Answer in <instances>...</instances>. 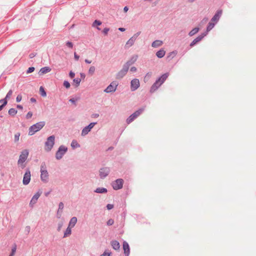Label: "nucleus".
Returning a JSON list of instances; mask_svg holds the SVG:
<instances>
[{
	"mask_svg": "<svg viewBox=\"0 0 256 256\" xmlns=\"http://www.w3.org/2000/svg\"><path fill=\"white\" fill-rule=\"evenodd\" d=\"M130 70L132 72H136L137 70V68L135 67V66H132L130 69Z\"/></svg>",
	"mask_w": 256,
	"mask_h": 256,
	"instance_id": "680f3d73",
	"label": "nucleus"
},
{
	"mask_svg": "<svg viewBox=\"0 0 256 256\" xmlns=\"http://www.w3.org/2000/svg\"><path fill=\"white\" fill-rule=\"evenodd\" d=\"M141 32H137L132 37L135 40H136V39L140 35Z\"/></svg>",
	"mask_w": 256,
	"mask_h": 256,
	"instance_id": "4d7b16f0",
	"label": "nucleus"
},
{
	"mask_svg": "<svg viewBox=\"0 0 256 256\" xmlns=\"http://www.w3.org/2000/svg\"><path fill=\"white\" fill-rule=\"evenodd\" d=\"M169 76V73L166 72L162 75L160 77H159L156 80L158 81L160 83V85H162L167 79Z\"/></svg>",
	"mask_w": 256,
	"mask_h": 256,
	"instance_id": "f3484780",
	"label": "nucleus"
},
{
	"mask_svg": "<svg viewBox=\"0 0 256 256\" xmlns=\"http://www.w3.org/2000/svg\"><path fill=\"white\" fill-rule=\"evenodd\" d=\"M199 30H200V28L198 27H196V28H193L192 30H190L189 32L188 35L190 36H192L194 35L195 34H196V33H198Z\"/></svg>",
	"mask_w": 256,
	"mask_h": 256,
	"instance_id": "7c9ffc66",
	"label": "nucleus"
},
{
	"mask_svg": "<svg viewBox=\"0 0 256 256\" xmlns=\"http://www.w3.org/2000/svg\"><path fill=\"white\" fill-rule=\"evenodd\" d=\"M12 90H10L7 93V94H6V97H5V98H6V99L9 98H10V96H12Z\"/></svg>",
	"mask_w": 256,
	"mask_h": 256,
	"instance_id": "49530a36",
	"label": "nucleus"
},
{
	"mask_svg": "<svg viewBox=\"0 0 256 256\" xmlns=\"http://www.w3.org/2000/svg\"><path fill=\"white\" fill-rule=\"evenodd\" d=\"M40 95L42 97H46V90H44V88L43 86H41L40 88Z\"/></svg>",
	"mask_w": 256,
	"mask_h": 256,
	"instance_id": "f704fd0d",
	"label": "nucleus"
},
{
	"mask_svg": "<svg viewBox=\"0 0 256 256\" xmlns=\"http://www.w3.org/2000/svg\"><path fill=\"white\" fill-rule=\"evenodd\" d=\"M55 136L54 135H52L48 137L45 142V150L46 152H50L54 144Z\"/></svg>",
	"mask_w": 256,
	"mask_h": 256,
	"instance_id": "f03ea898",
	"label": "nucleus"
},
{
	"mask_svg": "<svg viewBox=\"0 0 256 256\" xmlns=\"http://www.w3.org/2000/svg\"><path fill=\"white\" fill-rule=\"evenodd\" d=\"M63 226V222H60L58 224V228H57V230L60 232Z\"/></svg>",
	"mask_w": 256,
	"mask_h": 256,
	"instance_id": "603ef678",
	"label": "nucleus"
},
{
	"mask_svg": "<svg viewBox=\"0 0 256 256\" xmlns=\"http://www.w3.org/2000/svg\"><path fill=\"white\" fill-rule=\"evenodd\" d=\"M77 222V218L75 216L72 217L69 222L68 226L71 228H73L76 225V223Z\"/></svg>",
	"mask_w": 256,
	"mask_h": 256,
	"instance_id": "a878e982",
	"label": "nucleus"
},
{
	"mask_svg": "<svg viewBox=\"0 0 256 256\" xmlns=\"http://www.w3.org/2000/svg\"><path fill=\"white\" fill-rule=\"evenodd\" d=\"M45 122L41 121L32 125L29 128L28 135H34L36 132L40 130L45 126Z\"/></svg>",
	"mask_w": 256,
	"mask_h": 256,
	"instance_id": "f257e3e1",
	"label": "nucleus"
},
{
	"mask_svg": "<svg viewBox=\"0 0 256 256\" xmlns=\"http://www.w3.org/2000/svg\"><path fill=\"white\" fill-rule=\"evenodd\" d=\"M128 10V8L127 6H126L124 8V12H126Z\"/></svg>",
	"mask_w": 256,
	"mask_h": 256,
	"instance_id": "338daca9",
	"label": "nucleus"
},
{
	"mask_svg": "<svg viewBox=\"0 0 256 256\" xmlns=\"http://www.w3.org/2000/svg\"><path fill=\"white\" fill-rule=\"evenodd\" d=\"M8 99L6 98L0 100V102L2 103V105H4L6 106L8 104Z\"/></svg>",
	"mask_w": 256,
	"mask_h": 256,
	"instance_id": "ea45409f",
	"label": "nucleus"
},
{
	"mask_svg": "<svg viewBox=\"0 0 256 256\" xmlns=\"http://www.w3.org/2000/svg\"><path fill=\"white\" fill-rule=\"evenodd\" d=\"M138 58V55H134L132 56L130 60H128L124 66H126L127 68H129V67L132 64H134L137 60Z\"/></svg>",
	"mask_w": 256,
	"mask_h": 256,
	"instance_id": "4468645a",
	"label": "nucleus"
},
{
	"mask_svg": "<svg viewBox=\"0 0 256 256\" xmlns=\"http://www.w3.org/2000/svg\"><path fill=\"white\" fill-rule=\"evenodd\" d=\"M80 75L81 78H82V79H84L86 77V75L84 73H80Z\"/></svg>",
	"mask_w": 256,
	"mask_h": 256,
	"instance_id": "774afa93",
	"label": "nucleus"
},
{
	"mask_svg": "<svg viewBox=\"0 0 256 256\" xmlns=\"http://www.w3.org/2000/svg\"><path fill=\"white\" fill-rule=\"evenodd\" d=\"M222 13V10H218L215 13L214 15L213 16V17L212 18L210 21L213 22L214 23L216 24L219 21Z\"/></svg>",
	"mask_w": 256,
	"mask_h": 256,
	"instance_id": "9d476101",
	"label": "nucleus"
},
{
	"mask_svg": "<svg viewBox=\"0 0 256 256\" xmlns=\"http://www.w3.org/2000/svg\"><path fill=\"white\" fill-rule=\"evenodd\" d=\"M177 54V51L174 50L170 52L166 56V60L168 61L172 60Z\"/></svg>",
	"mask_w": 256,
	"mask_h": 256,
	"instance_id": "5701e85b",
	"label": "nucleus"
},
{
	"mask_svg": "<svg viewBox=\"0 0 256 256\" xmlns=\"http://www.w3.org/2000/svg\"><path fill=\"white\" fill-rule=\"evenodd\" d=\"M40 179L42 182L46 183L48 181V173L47 170H43L40 172Z\"/></svg>",
	"mask_w": 256,
	"mask_h": 256,
	"instance_id": "2eb2a0df",
	"label": "nucleus"
},
{
	"mask_svg": "<svg viewBox=\"0 0 256 256\" xmlns=\"http://www.w3.org/2000/svg\"><path fill=\"white\" fill-rule=\"evenodd\" d=\"M207 35V32H204L200 35L198 36L197 38L194 39L190 44V46L192 47L196 45L198 42H200L204 36Z\"/></svg>",
	"mask_w": 256,
	"mask_h": 256,
	"instance_id": "f8f14e48",
	"label": "nucleus"
},
{
	"mask_svg": "<svg viewBox=\"0 0 256 256\" xmlns=\"http://www.w3.org/2000/svg\"><path fill=\"white\" fill-rule=\"evenodd\" d=\"M30 101L32 102H36V99L34 98H32L30 99Z\"/></svg>",
	"mask_w": 256,
	"mask_h": 256,
	"instance_id": "69168bd1",
	"label": "nucleus"
},
{
	"mask_svg": "<svg viewBox=\"0 0 256 256\" xmlns=\"http://www.w3.org/2000/svg\"><path fill=\"white\" fill-rule=\"evenodd\" d=\"M122 247L125 256H129L130 248L128 244L126 242L124 241L123 242Z\"/></svg>",
	"mask_w": 256,
	"mask_h": 256,
	"instance_id": "dca6fc26",
	"label": "nucleus"
},
{
	"mask_svg": "<svg viewBox=\"0 0 256 256\" xmlns=\"http://www.w3.org/2000/svg\"><path fill=\"white\" fill-rule=\"evenodd\" d=\"M114 208V205L112 204H108L106 205V208L108 210H112Z\"/></svg>",
	"mask_w": 256,
	"mask_h": 256,
	"instance_id": "bf43d9fd",
	"label": "nucleus"
},
{
	"mask_svg": "<svg viewBox=\"0 0 256 256\" xmlns=\"http://www.w3.org/2000/svg\"><path fill=\"white\" fill-rule=\"evenodd\" d=\"M28 154V151L27 150H24L21 152L18 162V164H23L26 160Z\"/></svg>",
	"mask_w": 256,
	"mask_h": 256,
	"instance_id": "423d86ee",
	"label": "nucleus"
},
{
	"mask_svg": "<svg viewBox=\"0 0 256 256\" xmlns=\"http://www.w3.org/2000/svg\"><path fill=\"white\" fill-rule=\"evenodd\" d=\"M144 108H139L136 110L133 114H132L128 118L126 119V122L128 124H130L132 121H134L137 117H138L142 112L144 111Z\"/></svg>",
	"mask_w": 256,
	"mask_h": 256,
	"instance_id": "7ed1b4c3",
	"label": "nucleus"
},
{
	"mask_svg": "<svg viewBox=\"0 0 256 256\" xmlns=\"http://www.w3.org/2000/svg\"><path fill=\"white\" fill-rule=\"evenodd\" d=\"M22 96L21 94H18L16 98V102H19L22 100Z\"/></svg>",
	"mask_w": 256,
	"mask_h": 256,
	"instance_id": "3c124183",
	"label": "nucleus"
},
{
	"mask_svg": "<svg viewBox=\"0 0 256 256\" xmlns=\"http://www.w3.org/2000/svg\"><path fill=\"white\" fill-rule=\"evenodd\" d=\"M165 54V50L163 48H161L156 52V56L158 58H162L164 56Z\"/></svg>",
	"mask_w": 256,
	"mask_h": 256,
	"instance_id": "b1692460",
	"label": "nucleus"
},
{
	"mask_svg": "<svg viewBox=\"0 0 256 256\" xmlns=\"http://www.w3.org/2000/svg\"><path fill=\"white\" fill-rule=\"evenodd\" d=\"M18 110L14 108H11L8 111V114L10 116H14L17 114Z\"/></svg>",
	"mask_w": 256,
	"mask_h": 256,
	"instance_id": "473e14b6",
	"label": "nucleus"
},
{
	"mask_svg": "<svg viewBox=\"0 0 256 256\" xmlns=\"http://www.w3.org/2000/svg\"><path fill=\"white\" fill-rule=\"evenodd\" d=\"M32 112H28V114H26V119H29V118H32Z\"/></svg>",
	"mask_w": 256,
	"mask_h": 256,
	"instance_id": "5fc2aeb1",
	"label": "nucleus"
},
{
	"mask_svg": "<svg viewBox=\"0 0 256 256\" xmlns=\"http://www.w3.org/2000/svg\"><path fill=\"white\" fill-rule=\"evenodd\" d=\"M124 180L122 178H118L114 181L112 186L114 190H118L122 188Z\"/></svg>",
	"mask_w": 256,
	"mask_h": 256,
	"instance_id": "6e6552de",
	"label": "nucleus"
},
{
	"mask_svg": "<svg viewBox=\"0 0 256 256\" xmlns=\"http://www.w3.org/2000/svg\"><path fill=\"white\" fill-rule=\"evenodd\" d=\"M68 151V148L64 145H61L58 148V150L56 153V159L59 160H60L64 154Z\"/></svg>",
	"mask_w": 256,
	"mask_h": 256,
	"instance_id": "20e7f679",
	"label": "nucleus"
},
{
	"mask_svg": "<svg viewBox=\"0 0 256 256\" xmlns=\"http://www.w3.org/2000/svg\"><path fill=\"white\" fill-rule=\"evenodd\" d=\"M96 70V68L94 66H91L88 70V74L92 76Z\"/></svg>",
	"mask_w": 256,
	"mask_h": 256,
	"instance_id": "e433bc0d",
	"label": "nucleus"
},
{
	"mask_svg": "<svg viewBox=\"0 0 256 256\" xmlns=\"http://www.w3.org/2000/svg\"><path fill=\"white\" fill-rule=\"evenodd\" d=\"M128 68L123 66L122 68L116 74V78L117 79L122 78L127 73Z\"/></svg>",
	"mask_w": 256,
	"mask_h": 256,
	"instance_id": "ddd939ff",
	"label": "nucleus"
},
{
	"mask_svg": "<svg viewBox=\"0 0 256 256\" xmlns=\"http://www.w3.org/2000/svg\"><path fill=\"white\" fill-rule=\"evenodd\" d=\"M40 196V194L37 192L32 196L30 203V207H33L34 204L37 202V200L39 198Z\"/></svg>",
	"mask_w": 256,
	"mask_h": 256,
	"instance_id": "a211bd4d",
	"label": "nucleus"
},
{
	"mask_svg": "<svg viewBox=\"0 0 256 256\" xmlns=\"http://www.w3.org/2000/svg\"><path fill=\"white\" fill-rule=\"evenodd\" d=\"M20 135V132H17L14 134V142H17L19 140V138Z\"/></svg>",
	"mask_w": 256,
	"mask_h": 256,
	"instance_id": "79ce46f5",
	"label": "nucleus"
},
{
	"mask_svg": "<svg viewBox=\"0 0 256 256\" xmlns=\"http://www.w3.org/2000/svg\"><path fill=\"white\" fill-rule=\"evenodd\" d=\"M162 42L160 40H156L152 42V46L153 48H158L162 45Z\"/></svg>",
	"mask_w": 256,
	"mask_h": 256,
	"instance_id": "bb28decb",
	"label": "nucleus"
},
{
	"mask_svg": "<svg viewBox=\"0 0 256 256\" xmlns=\"http://www.w3.org/2000/svg\"><path fill=\"white\" fill-rule=\"evenodd\" d=\"M90 130H91L90 128H88L87 126H86L82 130V131L81 132V136H86V134H88V132Z\"/></svg>",
	"mask_w": 256,
	"mask_h": 256,
	"instance_id": "c85d7f7f",
	"label": "nucleus"
},
{
	"mask_svg": "<svg viewBox=\"0 0 256 256\" xmlns=\"http://www.w3.org/2000/svg\"><path fill=\"white\" fill-rule=\"evenodd\" d=\"M51 68L48 66H44L41 68L38 72L40 75H42L50 72Z\"/></svg>",
	"mask_w": 256,
	"mask_h": 256,
	"instance_id": "4be33fe9",
	"label": "nucleus"
},
{
	"mask_svg": "<svg viewBox=\"0 0 256 256\" xmlns=\"http://www.w3.org/2000/svg\"><path fill=\"white\" fill-rule=\"evenodd\" d=\"M43 170H47L45 162H43L40 166V172Z\"/></svg>",
	"mask_w": 256,
	"mask_h": 256,
	"instance_id": "58836bf2",
	"label": "nucleus"
},
{
	"mask_svg": "<svg viewBox=\"0 0 256 256\" xmlns=\"http://www.w3.org/2000/svg\"><path fill=\"white\" fill-rule=\"evenodd\" d=\"M101 24H102V22L100 20H96L94 22L92 26L93 27H95L96 26H99Z\"/></svg>",
	"mask_w": 256,
	"mask_h": 256,
	"instance_id": "4c0bfd02",
	"label": "nucleus"
},
{
	"mask_svg": "<svg viewBox=\"0 0 256 256\" xmlns=\"http://www.w3.org/2000/svg\"><path fill=\"white\" fill-rule=\"evenodd\" d=\"M110 30V28H105L103 30L102 32L104 35H107L108 31Z\"/></svg>",
	"mask_w": 256,
	"mask_h": 256,
	"instance_id": "864d4df0",
	"label": "nucleus"
},
{
	"mask_svg": "<svg viewBox=\"0 0 256 256\" xmlns=\"http://www.w3.org/2000/svg\"><path fill=\"white\" fill-rule=\"evenodd\" d=\"M73 81L75 83V86L78 87L80 85L81 79L80 78H76L74 79Z\"/></svg>",
	"mask_w": 256,
	"mask_h": 256,
	"instance_id": "c9c22d12",
	"label": "nucleus"
},
{
	"mask_svg": "<svg viewBox=\"0 0 256 256\" xmlns=\"http://www.w3.org/2000/svg\"><path fill=\"white\" fill-rule=\"evenodd\" d=\"M140 81L137 78H134L130 82V90L132 92L135 91L140 86Z\"/></svg>",
	"mask_w": 256,
	"mask_h": 256,
	"instance_id": "9b49d317",
	"label": "nucleus"
},
{
	"mask_svg": "<svg viewBox=\"0 0 256 256\" xmlns=\"http://www.w3.org/2000/svg\"><path fill=\"white\" fill-rule=\"evenodd\" d=\"M16 244H14L12 248V252H11L10 254H14L16 253Z\"/></svg>",
	"mask_w": 256,
	"mask_h": 256,
	"instance_id": "8fccbe9b",
	"label": "nucleus"
},
{
	"mask_svg": "<svg viewBox=\"0 0 256 256\" xmlns=\"http://www.w3.org/2000/svg\"><path fill=\"white\" fill-rule=\"evenodd\" d=\"M34 70H35V68L34 67H33V66L30 67L27 70L26 73L27 74L31 73L32 72H33Z\"/></svg>",
	"mask_w": 256,
	"mask_h": 256,
	"instance_id": "c03bdc74",
	"label": "nucleus"
},
{
	"mask_svg": "<svg viewBox=\"0 0 256 256\" xmlns=\"http://www.w3.org/2000/svg\"><path fill=\"white\" fill-rule=\"evenodd\" d=\"M114 220L110 218L108 220L106 224L108 226H110L114 224Z\"/></svg>",
	"mask_w": 256,
	"mask_h": 256,
	"instance_id": "09e8293b",
	"label": "nucleus"
},
{
	"mask_svg": "<svg viewBox=\"0 0 256 256\" xmlns=\"http://www.w3.org/2000/svg\"><path fill=\"white\" fill-rule=\"evenodd\" d=\"M110 168L108 167H104L100 168L99 170L100 177L102 179L106 178L110 172Z\"/></svg>",
	"mask_w": 256,
	"mask_h": 256,
	"instance_id": "0eeeda50",
	"label": "nucleus"
},
{
	"mask_svg": "<svg viewBox=\"0 0 256 256\" xmlns=\"http://www.w3.org/2000/svg\"><path fill=\"white\" fill-rule=\"evenodd\" d=\"M75 74L72 71H70L69 73V76L70 78H73L74 77Z\"/></svg>",
	"mask_w": 256,
	"mask_h": 256,
	"instance_id": "052dcab7",
	"label": "nucleus"
},
{
	"mask_svg": "<svg viewBox=\"0 0 256 256\" xmlns=\"http://www.w3.org/2000/svg\"><path fill=\"white\" fill-rule=\"evenodd\" d=\"M78 98L75 99L74 98H72L69 100V102L76 105V101L78 100Z\"/></svg>",
	"mask_w": 256,
	"mask_h": 256,
	"instance_id": "6e6d98bb",
	"label": "nucleus"
},
{
	"mask_svg": "<svg viewBox=\"0 0 256 256\" xmlns=\"http://www.w3.org/2000/svg\"><path fill=\"white\" fill-rule=\"evenodd\" d=\"M63 84L66 88H69L70 86V82L67 80H64Z\"/></svg>",
	"mask_w": 256,
	"mask_h": 256,
	"instance_id": "a19ab883",
	"label": "nucleus"
},
{
	"mask_svg": "<svg viewBox=\"0 0 256 256\" xmlns=\"http://www.w3.org/2000/svg\"><path fill=\"white\" fill-rule=\"evenodd\" d=\"M136 40L132 38L131 37L126 42V48H130V46H132Z\"/></svg>",
	"mask_w": 256,
	"mask_h": 256,
	"instance_id": "cd10ccee",
	"label": "nucleus"
},
{
	"mask_svg": "<svg viewBox=\"0 0 256 256\" xmlns=\"http://www.w3.org/2000/svg\"><path fill=\"white\" fill-rule=\"evenodd\" d=\"M111 254V252H107V250H105L102 254L100 255V256H110Z\"/></svg>",
	"mask_w": 256,
	"mask_h": 256,
	"instance_id": "a18cd8bd",
	"label": "nucleus"
},
{
	"mask_svg": "<svg viewBox=\"0 0 256 256\" xmlns=\"http://www.w3.org/2000/svg\"><path fill=\"white\" fill-rule=\"evenodd\" d=\"M216 24L210 21L207 26L206 31V32H207L208 33L214 28Z\"/></svg>",
	"mask_w": 256,
	"mask_h": 256,
	"instance_id": "c756f323",
	"label": "nucleus"
},
{
	"mask_svg": "<svg viewBox=\"0 0 256 256\" xmlns=\"http://www.w3.org/2000/svg\"><path fill=\"white\" fill-rule=\"evenodd\" d=\"M31 174L29 169H27L24 176L22 183L24 185H28L30 180Z\"/></svg>",
	"mask_w": 256,
	"mask_h": 256,
	"instance_id": "1a4fd4ad",
	"label": "nucleus"
},
{
	"mask_svg": "<svg viewBox=\"0 0 256 256\" xmlns=\"http://www.w3.org/2000/svg\"><path fill=\"white\" fill-rule=\"evenodd\" d=\"M74 58L76 60H78L80 58V56L78 55L76 52H74Z\"/></svg>",
	"mask_w": 256,
	"mask_h": 256,
	"instance_id": "e2e57ef3",
	"label": "nucleus"
},
{
	"mask_svg": "<svg viewBox=\"0 0 256 256\" xmlns=\"http://www.w3.org/2000/svg\"><path fill=\"white\" fill-rule=\"evenodd\" d=\"M161 85H160V83L158 81H156L154 83L150 89V92L153 93L156 90H157L159 87H160Z\"/></svg>",
	"mask_w": 256,
	"mask_h": 256,
	"instance_id": "aec40b11",
	"label": "nucleus"
},
{
	"mask_svg": "<svg viewBox=\"0 0 256 256\" xmlns=\"http://www.w3.org/2000/svg\"><path fill=\"white\" fill-rule=\"evenodd\" d=\"M64 208V204L63 202H60L58 204V210L57 211V213H56V217L58 218H60Z\"/></svg>",
	"mask_w": 256,
	"mask_h": 256,
	"instance_id": "6ab92c4d",
	"label": "nucleus"
},
{
	"mask_svg": "<svg viewBox=\"0 0 256 256\" xmlns=\"http://www.w3.org/2000/svg\"><path fill=\"white\" fill-rule=\"evenodd\" d=\"M94 192L96 193L105 194L107 192L108 190L104 188H98L94 190Z\"/></svg>",
	"mask_w": 256,
	"mask_h": 256,
	"instance_id": "393cba45",
	"label": "nucleus"
},
{
	"mask_svg": "<svg viewBox=\"0 0 256 256\" xmlns=\"http://www.w3.org/2000/svg\"><path fill=\"white\" fill-rule=\"evenodd\" d=\"M66 46L70 48H72L74 44L72 42L68 41L66 42Z\"/></svg>",
	"mask_w": 256,
	"mask_h": 256,
	"instance_id": "de8ad7c7",
	"label": "nucleus"
},
{
	"mask_svg": "<svg viewBox=\"0 0 256 256\" xmlns=\"http://www.w3.org/2000/svg\"><path fill=\"white\" fill-rule=\"evenodd\" d=\"M70 227L68 226L66 230H65L63 238H66L72 234V230Z\"/></svg>",
	"mask_w": 256,
	"mask_h": 256,
	"instance_id": "72a5a7b5",
	"label": "nucleus"
},
{
	"mask_svg": "<svg viewBox=\"0 0 256 256\" xmlns=\"http://www.w3.org/2000/svg\"><path fill=\"white\" fill-rule=\"evenodd\" d=\"M96 124V122H91L87 126L91 130Z\"/></svg>",
	"mask_w": 256,
	"mask_h": 256,
	"instance_id": "37998d69",
	"label": "nucleus"
},
{
	"mask_svg": "<svg viewBox=\"0 0 256 256\" xmlns=\"http://www.w3.org/2000/svg\"><path fill=\"white\" fill-rule=\"evenodd\" d=\"M71 146L73 149H75L76 148H80V146L76 140H74L72 142Z\"/></svg>",
	"mask_w": 256,
	"mask_h": 256,
	"instance_id": "2f4dec72",
	"label": "nucleus"
},
{
	"mask_svg": "<svg viewBox=\"0 0 256 256\" xmlns=\"http://www.w3.org/2000/svg\"><path fill=\"white\" fill-rule=\"evenodd\" d=\"M99 116V114H92V117L94 118H97Z\"/></svg>",
	"mask_w": 256,
	"mask_h": 256,
	"instance_id": "0e129e2a",
	"label": "nucleus"
},
{
	"mask_svg": "<svg viewBox=\"0 0 256 256\" xmlns=\"http://www.w3.org/2000/svg\"><path fill=\"white\" fill-rule=\"evenodd\" d=\"M36 54H37L36 52H32L29 54V58H33L36 56Z\"/></svg>",
	"mask_w": 256,
	"mask_h": 256,
	"instance_id": "13d9d810",
	"label": "nucleus"
},
{
	"mask_svg": "<svg viewBox=\"0 0 256 256\" xmlns=\"http://www.w3.org/2000/svg\"><path fill=\"white\" fill-rule=\"evenodd\" d=\"M110 244L112 248L115 250H119L120 248V244L118 241L116 240H112L110 242Z\"/></svg>",
	"mask_w": 256,
	"mask_h": 256,
	"instance_id": "412c9836",
	"label": "nucleus"
},
{
	"mask_svg": "<svg viewBox=\"0 0 256 256\" xmlns=\"http://www.w3.org/2000/svg\"><path fill=\"white\" fill-rule=\"evenodd\" d=\"M118 85V84L117 82L113 81L104 90V92L106 93H110V92H114L116 90Z\"/></svg>",
	"mask_w": 256,
	"mask_h": 256,
	"instance_id": "39448f33",
	"label": "nucleus"
}]
</instances>
